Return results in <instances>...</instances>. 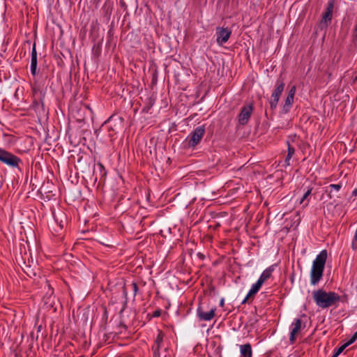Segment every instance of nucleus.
I'll list each match as a JSON object with an SVG mask.
<instances>
[{"label": "nucleus", "instance_id": "0eeeda50", "mask_svg": "<svg viewBox=\"0 0 357 357\" xmlns=\"http://www.w3.org/2000/svg\"><path fill=\"white\" fill-rule=\"evenodd\" d=\"M253 106L252 104L244 105L238 116V121L240 125L244 126L248 123L253 112Z\"/></svg>", "mask_w": 357, "mask_h": 357}, {"label": "nucleus", "instance_id": "9b49d317", "mask_svg": "<svg viewBox=\"0 0 357 357\" xmlns=\"http://www.w3.org/2000/svg\"><path fill=\"white\" fill-rule=\"evenodd\" d=\"M216 307H212L208 312H204L202 305H199L197 313L199 319L202 321H211L215 317Z\"/></svg>", "mask_w": 357, "mask_h": 357}, {"label": "nucleus", "instance_id": "72a5a7b5", "mask_svg": "<svg viewBox=\"0 0 357 357\" xmlns=\"http://www.w3.org/2000/svg\"><path fill=\"white\" fill-rule=\"evenodd\" d=\"M53 216H54V218L55 221L58 222V217H57V215L55 213H53Z\"/></svg>", "mask_w": 357, "mask_h": 357}, {"label": "nucleus", "instance_id": "423d86ee", "mask_svg": "<svg viewBox=\"0 0 357 357\" xmlns=\"http://www.w3.org/2000/svg\"><path fill=\"white\" fill-rule=\"evenodd\" d=\"M284 82L282 79H278L275 82V89L273 91L270 100V107L271 110H275L277 107L280 97L284 89Z\"/></svg>", "mask_w": 357, "mask_h": 357}, {"label": "nucleus", "instance_id": "cd10ccee", "mask_svg": "<svg viewBox=\"0 0 357 357\" xmlns=\"http://www.w3.org/2000/svg\"><path fill=\"white\" fill-rule=\"evenodd\" d=\"M119 327H121V328H123L125 330L127 329V326L123 322H122V321H121L119 323Z\"/></svg>", "mask_w": 357, "mask_h": 357}, {"label": "nucleus", "instance_id": "4468645a", "mask_svg": "<svg viewBox=\"0 0 357 357\" xmlns=\"http://www.w3.org/2000/svg\"><path fill=\"white\" fill-rule=\"evenodd\" d=\"M33 93L36 94L37 92H40V97L38 100H34L33 101V106L34 109H38L40 107H41L43 109L45 107V103H44V98H45V93H43L42 91H40L38 89L33 88Z\"/></svg>", "mask_w": 357, "mask_h": 357}, {"label": "nucleus", "instance_id": "2eb2a0df", "mask_svg": "<svg viewBox=\"0 0 357 357\" xmlns=\"http://www.w3.org/2000/svg\"><path fill=\"white\" fill-rule=\"evenodd\" d=\"M275 270V265H271L265 269L261 275L259 276L257 282H259L261 285L264 283L266 280L271 278L273 272Z\"/></svg>", "mask_w": 357, "mask_h": 357}, {"label": "nucleus", "instance_id": "f704fd0d", "mask_svg": "<svg viewBox=\"0 0 357 357\" xmlns=\"http://www.w3.org/2000/svg\"><path fill=\"white\" fill-rule=\"evenodd\" d=\"M59 215H60L61 217H64V218H65V214H64L63 213H59Z\"/></svg>", "mask_w": 357, "mask_h": 357}, {"label": "nucleus", "instance_id": "aec40b11", "mask_svg": "<svg viewBox=\"0 0 357 357\" xmlns=\"http://www.w3.org/2000/svg\"><path fill=\"white\" fill-rule=\"evenodd\" d=\"M342 187V184L341 183L337 184H331L329 185L328 188L330 190V193H331L333 190L335 191H339ZM329 197H331V194H329Z\"/></svg>", "mask_w": 357, "mask_h": 357}, {"label": "nucleus", "instance_id": "393cba45", "mask_svg": "<svg viewBox=\"0 0 357 357\" xmlns=\"http://www.w3.org/2000/svg\"><path fill=\"white\" fill-rule=\"evenodd\" d=\"M357 340L356 337H354V335H353L352 337L350 338V340L346 342L345 344H344V345L347 347L348 346H349L350 344H351L352 343H354L356 340Z\"/></svg>", "mask_w": 357, "mask_h": 357}, {"label": "nucleus", "instance_id": "4c0bfd02", "mask_svg": "<svg viewBox=\"0 0 357 357\" xmlns=\"http://www.w3.org/2000/svg\"><path fill=\"white\" fill-rule=\"evenodd\" d=\"M357 80V77L355 78V81Z\"/></svg>", "mask_w": 357, "mask_h": 357}, {"label": "nucleus", "instance_id": "f257e3e1", "mask_svg": "<svg viewBox=\"0 0 357 357\" xmlns=\"http://www.w3.org/2000/svg\"><path fill=\"white\" fill-rule=\"evenodd\" d=\"M312 298L316 305L322 309L335 305L340 301L341 297L335 291H326L319 289L312 291Z\"/></svg>", "mask_w": 357, "mask_h": 357}, {"label": "nucleus", "instance_id": "39448f33", "mask_svg": "<svg viewBox=\"0 0 357 357\" xmlns=\"http://www.w3.org/2000/svg\"><path fill=\"white\" fill-rule=\"evenodd\" d=\"M206 132L205 125L197 127L187 137L185 142L189 148H195L202 140Z\"/></svg>", "mask_w": 357, "mask_h": 357}, {"label": "nucleus", "instance_id": "f3484780", "mask_svg": "<svg viewBox=\"0 0 357 357\" xmlns=\"http://www.w3.org/2000/svg\"><path fill=\"white\" fill-rule=\"evenodd\" d=\"M241 355L243 357H252V351L250 344H245L240 346Z\"/></svg>", "mask_w": 357, "mask_h": 357}, {"label": "nucleus", "instance_id": "f03ea898", "mask_svg": "<svg viewBox=\"0 0 357 357\" xmlns=\"http://www.w3.org/2000/svg\"><path fill=\"white\" fill-rule=\"evenodd\" d=\"M326 259L327 251L323 250L317 255L315 259L313 261L310 271V283L312 285L314 286L317 284L321 280Z\"/></svg>", "mask_w": 357, "mask_h": 357}, {"label": "nucleus", "instance_id": "a878e982", "mask_svg": "<svg viewBox=\"0 0 357 357\" xmlns=\"http://www.w3.org/2000/svg\"><path fill=\"white\" fill-rule=\"evenodd\" d=\"M98 167H99V169H100V172H102V175L105 176L106 175V172H105V169L104 165L102 163L98 162Z\"/></svg>", "mask_w": 357, "mask_h": 357}, {"label": "nucleus", "instance_id": "1a4fd4ad", "mask_svg": "<svg viewBox=\"0 0 357 357\" xmlns=\"http://www.w3.org/2000/svg\"><path fill=\"white\" fill-rule=\"evenodd\" d=\"M333 1H329L328 3V6L326 10L322 15L321 20L320 22L321 24H324L325 26H327L331 23L333 17Z\"/></svg>", "mask_w": 357, "mask_h": 357}, {"label": "nucleus", "instance_id": "e433bc0d", "mask_svg": "<svg viewBox=\"0 0 357 357\" xmlns=\"http://www.w3.org/2000/svg\"><path fill=\"white\" fill-rule=\"evenodd\" d=\"M354 337L357 338V331L354 333Z\"/></svg>", "mask_w": 357, "mask_h": 357}, {"label": "nucleus", "instance_id": "20e7f679", "mask_svg": "<svg viewBox=\"0 0 357 357\" xmlns=\"http://www.w3.org/2000/svg\"><path fill=\"white\" fill-rule=\"evenodd\" d=\"M0 161L10 167L20 169L22 160L13 153L0 148Z\"/></svg>", "mask_w": 357, "mask_h": 357}, {"label": "nucleus", "instance_id": "7c9ffc66", "mask_svg": "<svg viewBox=\"0 0 357 357\" xmlns=\"http://www.w3.org/2000/svg\"><path fill=\"white\" fill-rule=\"evenodd\" d=\"M250 297V296H248V294H247V296H245V298H244V300L242 301V303H242V304L245 303Z\"/></svg>", "mask_w": 357, "mask_h": 357}, {"label": "nucleus", "instance_id": "6ab92c4d", "mask_svg": "<svg viewBox=\"0 0 357 357\" xmlns=\"http://www.w3.org/2000/svg\"><path fill=\"white\" fill-rule=\"evenodd\" d=\"M261 286L262 285L257 281L255 284L252 285L250 289L249 290L248 296H252L256 294L259 291Z\"/></svg>", "mask_w": 357, "mask_h": 357}, {"label": "nucleus", "instance_id": "58836bf2", "mask_svg": "<svg viewBox=\"0 0 357 357\" xmlns=\"http://www.w3.org/2000/svg\"><path fill=\"white\" fill-rule=\"evenodd\" d=\"M164 357H167V356L165 355Z\"/></svg>", "mask_w": 357, "mask_h": 357}, {"label": "nucleus", "instance_id": "c756f323", "mask_svg": "<svg viewBox=\"0 0 357 357\" xmlns=\"http://www.w3.org/2000/svg\"><path fill=\"white\" fill-rule=\"evenodd\" d=\"M250 297V296H248V294H247V296H245V298H244V300L242 301V303H242V304L245 303Z\"/></svg>", "mask_w": 357, "mask_h": 357}, {"label": "nucleus", "instance_id": "7ed1b4c3", "mask_svg": "<svg viewBox=\"0 0 357 357\" xmlns=\"http://www.w3.org/2000/svg\"><path fill=\"white\" fill-rule=\"evenodd\" d=\"M122 121V118L114 119V117L112 116L102 126V130H107V136L110 139V140L113 139V137L121 128Z\"/></svg>", "mask_w": 357, "mask_h": 357}, {"label": "nucleus", "instance_id": "5701e85b", "mask_svg": "<svg viewBox=\"0 0 357 357\" xmlns=\"http://www.w3.org/2000/svg\"><path fill=\"white\" fill-rule=\"evenodd\" d=\"M153 357H160V348L158 346H152Z\"/></svg>", "mask_w": 357, "mask_h": 357}, {"label": "nucleus", "instance_id": "4be33fe9", "mask_svg": "<svg viewBox=\"0 0 357 357\" xmlns=\"http://www.w3.org/2000/svg\"><path fill=\"white\" fill-rule=\"evenodd\" d=\"M162 342V335L161 334H159L157 337H156V340H155L154 342V344L153 346H158V348H160V344Z\"/></svg>", "mask_w": 357, "mask_h": 357}, {"label": "nucleus", "instance_id": "c9c22d12", "mask_svg": "<svg viewBox=\"0 0 357 357\" xmlns=\"http://www.w3.org/2000/svg\"><path fill=\"white\" fill-rule=\"evenodd\" d=\"M198 255L200 258H204V255L202 254L199 253Z\"/></svg>", "mask_w": 357, "mask_h": 357}, {"label": "nucleus", "instance_id": "c85d7f7f", "mask_svg": "<svg viewBox=\"0 0 357 357\" xmlns=\"http://www.w3.org/2000/svg\"><path fill=\"white\" fill-rule=\"evenodd\" d=\"M58 225L61 229H62L64 226V222L61 220L59 222H58Z\"/></svg>", "mask_w": 357, "mask_h": 357}, {"label": "nucleus", "instance_id": "473e14b6", "mask_svg": "<svg viewBox=\"0 0 357 357\" xmlns=\"http://www.w3.org/2000/svg\"><path fill=\"white\" fill-rule=\"evenodd\" d=\"M352 196H357V188L353 190Z\"/></svg>", "mask_w": 357, "mask_h": 357}, {"label": "nucleus", "instance_id": "412c9836", "mask_svg": "<svg viewBox=\"0 0 357 357\" xmlns=\"http://www.w3.org/2000/svg\"><path fill=\"white\" fill-rule=\"evenodd\" d=\"M347 347L342 344L338 348H336L333 351V354L331 357H338V356L346 349Z\"/></svg>", "mask_w": 357, "mask_h": 357}, {"label": "nucleus", "instance_id": "2f4dec72", "mask_svg": "<svg viewBox=\"0 0 357 357\" xmlns=\"http://www.w3.org/2000/svg\"><path fill=\"white\" fill-rule=\"evenodd\" d=\"M224 304H225V299L222 298H221V300L220 301V306L222 307V306H224Z\"/></svg>", "mask_w": 357, "mask_h": 357}, {"label": "nucleus", "instance_id": "bb28decb", "mask_svg": "<svg viewBox=\"0 0 357 357\" xmlns=\"http://www.w3.org/2000/svg\"><path fill=\"white\" fill-rule=\"evenodd\" d=\"M162 314V310L160 309H157L155 310L152 314L153 317H159Z\"/></svg>", "mask_w": 357, "mask_h": 357}, {"label": "nucleus", "instance_id": "a211bd4d", "mask_svg": "<svg viewBox=\"0 0 357 357\" xmlns=\"http://www.w3.org/2000/svg\"><path fill=\"white\" fill-rule=\"evenodd\" d=\"M295 153V149L294 148L290 145L289 142H287V156L285 158V163L287 165H289V161L291 160V158H292L293 155Z\"/></svg>", "mask_w": 357, "mask_h": 357}, {"label": "nucleus", "instance_id": "b1692460", "mask_svg": "<svg viewBox=\"0 0 357 357\" xmlns=\"http://www.w3.org/2000/svg\"><path fill=\"white\" fill-rule=\"evenodd\" d=\"M131 286L132 287V290H133V293H134V296H135L136 294H137V291H138L137 284L135 282H132V284H131Z\"/></svg>", "mask_w": 357, "mask_h": 357}, {"label": "nucleus", "instance_id": "6e6552de", "mask_svg": "<svg viewBox=\"0 0 357 357\" xmlns=\"http://www.w3.org/2000/svg\"><path fill=\"white\" fill-rule=\"evenodd\" d=\"M302 328V323L301 320L298 318L294 319V321L291 324V332L289 336V342L291 344H294L296 339V335L301 331Z\"/></svg>", "mask_w": 357, "mask_h": 357}, {"label": "nucleus", "instance_id": "9d476101", "mask_svg": "<svg viewBox=\"0 0 357 357\" xmlns=\"http://www.w3.org/2000/svg\"><path fill=\"white\" fill-rule=\"evenodd\" d=\"M216 34L217 43L218 45H222L228 41L231 34V31L228 28H218Z\"/></svg>", "mask_w": 357, "mask_h": 357}, {"label": "nucleus", "instance_id": "dca6fc26", "mask_svg": "<svg viewBox=\"0 0 357 357\" xmlns=\"http://www.w3.org/2000/svg\"><path fill=\"white\" fill-rule=\"evenodd\" d=\"M36 68H37V52L36 50V44H33L32 51H31V73L33 75H36Z\"/></svg>", "mask_w": 357, "mask_h": 357}, {"label": "nucleus", "instance_id": "f8f14e48", "mask_svg": "<svg viewBox=\"0 0 357 357\" xmlns=\"http://www.w3.org/2000/svg\"><path fill=\"white\" fill-rule=\"evenodd\" d=\"M296 93V86H293L289 89L288 95L286 98L285 102L283 105L282 112L285 114L288 113L291 108L294 102V96Z\"/></svg>", "mask_w": 357, "mask_h": 357}, {"label": "nucleus", "instance_id": "ddd939ff", "mask_svg": "<svg viewBox=\"0 0 357 357\" xmlns=\"http://www.w3.org/2000/svg\"><path fill=\"white\" fill-rule=\"evenodd\" d=\"M313 189L314 186L312 184L305 188V192L299 202L300 204H303L304 206H308Z\"/></svg>", "mask_w": 357, "mask_h": 357}]
</instances>
